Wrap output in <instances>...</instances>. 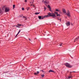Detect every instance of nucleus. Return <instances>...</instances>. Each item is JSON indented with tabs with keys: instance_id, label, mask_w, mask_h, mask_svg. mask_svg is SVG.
I'll return each instance as SVG.
<instances>
[{
	"instance_id": "nucleus-7",
	"label": "nucleus",
	"mask_w": 79,
	"mask_h": 79,
	"mask_svg": "<svg viewBox=\"0 0 79 79\" xmlns=\"http://www.w3.org/2000/svg\"><path fill=\"white\" fill-rule=\"evenodd\" d=\"M62 11L64 13H66V10H65V9H63Z\"/></svg>"
},
{
	"instance_id": "nucleus-24",
	"label": "nucleus",
	"mask_w": 79,
	"mask_h": 79,
	"mask_svg": "<svg viewBox=\"0 0 79 79\" xmlns=\"http://www.w3.org/2000/svg\"><path fill=\"white\" fill-rule=\"evenodd\" d=\"M35 15H38V14H40V12L39 13H35Z\"/></svg>"
},
{
	"instance_id": "nucleus-9",
	"label": "nucleus",
	"mask_w": 79,
	"mask_h": 79,
	"mask_svg": "<svg viewBox=\"0 0 79 79\" xmlns=\"http://www.w3.org/2000/svg\"><path fill=\"white\" fill-rule=\"evenodd\" d=\"M40 72L39 71H37V72H36V73H34V75H37V74H39V73Z\"/></svg>"
},
{
	"instance_id": "nucleus-45",
	"label": "nucleus",
	"mask_w": 79,
	"mask_h": 79,
	"mask_svg": "<svg viewBox=\"0 0 79 79\" xmlns=\"http://www.w3.org/2000/svg\"><path fill=\"white\" fill-rule=\"evenodd\" d=\"M30 3H31V2H30Z\"/></svg>"
},
{
	"instance_id": "nucleus-3",
	"label": "nucleus",
	"mask_w": 79,
	"mask_h": 79,
	"mask_svg": "<svg viewBox=\"0 0 79 79\" xmlns=\"http://www.w3.org/2000/svg\"><path fill=\"white\" fill-rule=\"evenodd\" d=\"M48 15H46L47 16V18H48V17H50V16H53V15H52V14L49 12L48 13Z\"/></svg>"
},
{
	"instance_id": "nucleus-11",
	"label": "nucleus",
	"mask_w": 79,
	"mask_h": 79,
	"mask_svg": "<svg viewBox=\"0 0 79 79\" xmlns=\"http://www.w3.org/2000/svg\"><path fill=\"white\" fill-rule=\"evenodd\" d=\"M21 32V30H19V31L18 32V33H17V34L16 35V36H15V37L17 36V35H18V34H19V32Z\"/></svg>"
},
{
	"instance_id": "nucleus-32",
	"label": "nucleus",
	"mask_w": 79,
	"mask_h": 79,
	"mask_svg": "<svg viewBox=\"0 0 79 79\" xmlns=\"http://www.w3.org/2000/svg\"><path fill=\"white\" fill-rule=\"evenodd\" d=\"M27 0H25V2H27Z\"/></svg>"
},
{
	"instance_id": "nucleus-16",
	"label": "nucleus",
	"mask_w": 79,
	"mask_h": 79,
	"mask_svg": "<svg viewBox=\"0 0 79 79\" xmlns=\"http://www.w3.org/2000/svg\"><path fill=\"white\" fill-rule=\"evenodd\" d=\"M30 9V7H27V11H28V10H29Z\"/></svg>"
},
{
	"instance_id": "nucleus-20",
	"label": "nucleus",
	"mask_w": 79,
	"mask_h": 79,
	"mask_svg": "<svg viewBox=\"0 0 79 79\" xmlns=\"http://www.w3.org/2000/svg\"><path fill=\"white\" fill-rule=\"evenodd\" d=\"M17 25L19 26H21V24H17Z\"/></svg>"
},
{
	"instance_id": "nucleus-2",
	"label": "nucleus",
	"mask_w": 79,
	"mask_h": 79,
	"mask_svg": "<svg viewBox=\"0 0 79 79\" xmlns=\"http://www.w3.org/2000/svg\"><path fill=\"white\" fill-rule=\"evenodd\" d=\"M66 14L67 15V16H68V17H71V14L69 10L68 11L67 13Z\"/></svg>"
},
{
	"instance_id": "nucleus-4",
	"label": "nucleus",
	"mask_w": 79,
	"mask_h": 79,
	"mask_svg": "<svg viewBox=\"0 0 79 79\" xmlns=\"http://www.w3.org/2000/svg\"><path fill=\"white\" fill-rule=\"evenodd\" d=\"M66 24L67 26H70L71 23L69 22H67L66 23Z\"/></svg>"
},
{
	"instance_id": "nucleus-28",
	"label": "nucleus",
	"mask_w": 79,
	"mask_h": 79,
	"mask_svg": "<svg viewBox=\"0 0 79 79\" xmlns=\"http://www.w3.org/2000/svg\"><path fill=\"white\" fill-rule=\"evenodd\" d=\"M59 46H62V44H60Z\"/></svg>"
},
{
	"instance_id": "nucleus-10",
	"label": "nucleus",
	"mask_w": 79,
	"mask_h": 79,
	"mask_svg": "<svg viewBox=\"0 0 79 79\" xmlns=\"http://www.w3.org/2000/svg\"><path fill=\"white\" fill-rule=\"evenodd\" d=\"M79 39V36L75 40L74 42H75V41H77Z\"/></svg>"
},
{
	"instance_id": "nucleus-6",
	"label": "nucleus",
	"mask_w": 79,
	"mask_h": 79,
	"mask_svg": "<svg viewBox=\"0 0 79 79\" xmlns=\"http://www.w3.org/2000/svg\"><path fill=\"white\" fill-rule=\"evenodd\" d=\"M5 11L6 12H8L10 11V9L6 8L5 9Z\"/></svg>"
},
{
	"instance_id": "nucleus-27",
	"label": "nucleus",
	"mask_w": 79,
	"mask_h": 79,
	"mask_svg": "<svg viewBox=\"0 0 79 79\" xmlns=\"http://www.w3.org/2000/svg\"><path fill=\"white\" fill-rule=\"evenodd\" d=\"M44 8V11H45V10H47V8H46V7H45Z\"/></svg>"
},
{
	"instance_id": "nucleus-34",
	"label": "nucleus",
	"mask_w": 79,
	"mask_h": 79,
	"mask_svg": "<svg viewBox=\"0 0 79 79\" xmlns=\"http://www.w3.org/2000/svg\"><path fill=\"white\" fill-rule=\"evenodd\" d=\"M32 5L33 6V4H31V6H32Z\"/></svg>"
},
{
	"instance_id": "nucleus-8",
	"label": "nucleus",
	"mask_w": 79,
	"mask_h": 79,
	"mask_svg": "<svg viewBox=\"0 0 79 79\" xmlns=\"http://www.w3.org/2000/svg\"><path fill=\"white\" fill-rule=\"evenodd\" d=\"M45 18H47V15H45L44 16H42L41 17V19H44Z\"/></svg>"
},
{
	"instance_id": "nucleus-15",
	"label": "nucleus",
	"mask_w": 79,
	"mask_h": 79,
	"mask_svg": "<svg viewBox=\"0 0 79 79\" xmlns=\"http://www.w3.org/2000/svg\"><path fill=\"white\" fill-rule=\"evenodd\" d=\"M52 16H52V17L53 18H56V15H53Z\"/></svg>"
},
{
	"instance_id": "nucleus-35",
	"label": "nucleus",
	"mask_w": 79,
	"mask_h": 79,
	"mask_svg": "<svg viewBox=\"0 0 79 79\" xmlns=\"http://www.w3.org/2000/svg\"><path fill=\"white\" fill-rule=\"evenodd\" d=\"M16 27H19L18 26H16Z\"/></svg>"
},
{
	"instance_id": "nucleus-44",
	"label": "nucleus",
	"mask_w": 79,
	"mask_h": 79,
	"mask_svg": "<svg viewBox=\"0 0 79 79\" xmlns=\"http://www.w3.org/2000/svg\"><path fill=\"white\" fill-rule=\"evenodd\" d=\"M72 73V72H70V74H71V73Z\"/></svg>"
},
{
	"instance_id": "nucleus-36",
	"label": "nucleus",
	"mask_w": 79,
	"mask_h": 79,
	"mask_svg": "<svg viewBox=\"0 0 79 79\" xmlns=\"http://www.w3.org/2000/svg\"><path fill=\"white\" fill-rule=\"evenodd\" d=\"M59 13H61V11H59Z\"/></svg>"
},
{
	"instance_id": "nucleus-19",
	"label": "nucleus",
	"mask_w": 79,
	"mask_h": 79,
	"mask_svg": "<svg viewBox=\"0 0 79 79\" xmlns=\"http://www.w3.org/2000/svg\"><path fill=\"white\" fill-rule=\"evenodd\" d=\"M48 8H51V7H50V5H48Z\"/></svg>"
},
{
	"instance_id": "nucleus-12",
	"label": "nucleus",
	"mask_w": 79,
	"mask_h": 79,
	"mask_svg": "<svg viewBox=\"0 0 79 79\" xmlns=\"http://www.w3.org/2000/svg\"><path fill=\"white\" fill-rule=\"evenodd\" d=\"M49 73H51V72H52V73H54V71L53 70H52L51 69L49 71Z\"/></svg>"
},
{
	"instance_id": "nucleus-40",
	"label": "nucleus",
	"mask_w": 79,
	"mask_h": 79,
	"mask_svg": "<svg viewBox=\"0 0 79 79\" xmlns=\"http://www.w3.org/2000/svg\"><path fill=\"white\" fill-rule=\"evenodd\" d=\"M56 15H58V12H57V13H56Z\"/></svg>"
},
{
	"instance_id": "nucleus-21",
	"label": "nucleus",
	"mask_w": 79,
	"mask_h": 79,
	"mask_svg": "<svg viewBox=\"0 0 79 79\" xmlns=\"http://www.w3.org/2000/svg\"><path fill=\"white\" fill-rule=\"evenodd\" d=\"M49 11H51V12H52V9H51V8H49Z\"/></svg>"
},
{
	"instance_id": "nucleus-17",
	"label": "nucleus",
	"mask_w": 79,
	"mask_h": 79,
	"mask_svg": "<svg viewBox=\"0 0 79 79\" xmlns=\"http://www.w3.org/2000/svg\"><path fill=\"white\" fill-rule=\"evenodd\" d=\"M2 13V9L0 8V14Z\"/></svg>"
},
{
	"instance_id": "nucleus-41",
	"label": "nucleus",
	"mask_w": 79,
	"mask_h": 79,
	"mask_svg": "<svg viewBox=\"0 0 79 79\" xmlns=\"http://www.w3.org/2000/svg\"><path fill=\"white\" fill-rule=\"evenodd\" d=\"M25 20H26V19H27V18H26H26H25Z\"/></svg>"
},
{
	"instance_id": "nucleus-31",
	"label": "nucleus",
	"mask_w": 79,
	"mask_h": 79,
	"mask_svg": "<svg viewBox=\"0 0 79 79\" xmlns=\"http://www.w3.org/2000/svg\"><path fill=\"white\" fill-rule=\"evenodd\" d=\"M41 71H42L43 73H44V71L43 70H42Z\"/></svg>"
},
{
	"instance_id": "nucleus-30",
	"label": "nucleus",
	"mask_w": 79,
	"mask_h": 79,
	"mask_svg": "<svg viewBox=\"0 0 79 79\" xmlns=\"http://www.w3.org/2000/svg\"><path fill=\"white\" fill-rule=\"evenodd\" d=\"M52 15H56V14H54V13H52Z\"/></svg>"
},
{
	"instance_id": "nucleus-43",
	"label": "nucleus",
	"mask_w": 79,
	"mask_h": 79,
	"mask_svg": "<svg viewBox=\"0 0 79 79\" xmlns=\"http://www.w3.org/2000/svg\"><path fill=\"white\" fill-rule=\"evenodd\" d=\"M29 40L30 41H31V39H29Z\"/></svg>"
},
{
	"instance_id": "nucleus-13",
	"label": "nucleus",
	"mask_w": 79,
	"mask_h": 79,
	"mask_svg": "<svg viewBox=\"0 0 79 79\" xmlns=\"http://www.w3.org/2000/svg\"><path fill=\"white\" fill-rule=\"evenodd\" d=\"M42 16H39L38 18H39V19H42Z\"/></svg>"
},
{
	"instance_id": "nucleus-18",
	"label": "nucleus",
	"mask_w": 79,
	"mask_h": 79,
	"mask_svg": "<svg viewBox=\"0 0 79 79\" xmlns=\"http://www.w3.org/2000/svg\"><path fill=\"white\" fill-rule=\"evenodd\" d=\"M41 76H42V77L43 78L44 77V76H45V75L43 74V75H42Z\"/></svg>"
},
{
	"instance_id": "nucleus-25",
	"label": "nucleus",
	"mask_w": 79,
	"mask_h": 79,
	"mask_svg": "<svg viewBox=\"0 0 79 79\" xmlns=\"http://www.w3.org/2000/svg\"><path fill=\"white\" fill-rule=\"evenodd\" d=\"M13 9H14V8H15V5H13Z\"/></svg>"
},
{
	"instance_id": "nucleus-5",
	"label": "nucleus",
	"mask_w": 79,
	"mask_h": 79,
	"mask_svg": "<svg viewBox=\"0 0 79 79\" xmlns=\"http://www.w3.org/2000/svg\"><path fill=\"white\" fill-rule=\"evenodd\" d=\"M44 3L45 4V3H46V4H48V3H49V1L45 0V1H44Z\"/></svg>"
},
{
	"instance_id": "nucleus-1",
	"label": "nucleus",
	"mask_w": 79,
	"mask_h": 79,
	"mask_svg": "<svg viewBox=\"0 0 79 79\" xmlns=\"http://www.w3.org/2000/svg\"><path fill=\"white\" fill-rule=\"evenodd\" d=\"M65 65L67 67V68H71L73 67V66L70 65V64H69L67 63H65Z\"/></svg>"
},
{
	"instance_id": "nucleus-38",
	"label": "nucleus",
	"mask_w": 79,
	"mask_h": 79,
	"mask_svg": "<svg viewBox=\"0 0 79 79\" xmlns=\"http://www.w3.org/2000/svg\"><path fill=\"white\" fill-rule=\"evenodd\" d=\"M72 73H76V72H75V71H73V72H72Z\"/></svg>"
},
{
	"instance_id": "nucleus-33",
	"label": "nucleus",
	"mask_w": 79,
	"mask_h": 79,
	"mask_svg": "<svg viewBox=\"0 0 79 79\" xmlns=\"http://www.w3.org/2000/svg\"><path fill=\"white\" fill-rule=\"evenodd\" d=\"M23 18H26V17L24 16H23Z\"/></svg>"
},
{
	"instance_id": "nucleus-26",
	"label": "nucleus",
	"mask_w": 79,
	"mask_h": 79,
	"mask_svg": "<svg viewBox=\"0 0 79 79\" xmlns=\"http://www.w3.org/2000/svg\"><path fill=\"white\" fill-rule=\"evenodd\" d=\"M71 77H71V76H69V77L68 78H69V79H70V78H71Z\"/></svg>"
},
{
	"instance_id": "nucleus-39",
	"label": "nucleus",
	"mask_w": 79,
	"mask_h": 79,
	"mask_svg": "<svg viewBox=\"0 0 79 79\" xmlns=\"http://www.w3.org/2000/svg\"><path fill=\"white\" fill-rule=\"evenodd\" d=\"M33 7H35V6H34V5H33Z\"/></svg>"
},
{
	"instance_id": "nucleus-23",
	"label": "nucleus",
	"mask_w": 79,
	"mask_h": 79,
	"mask_svg": "<svg viewBox=\"0 0 79 79\" xmlns=\"http://www.w3.org/2000/svg\"><path fill=\"white\" fill-rule=\"evenodd\" d=\"M56 11H60V10H59L58 9H56Z\"/></svg>"
},
{
	"instance_id": "nucleus-14",
	"label": "nucleus",
	"mask_w": 79,
	"mask_h": 79,
	"mask_svg": "<svg viewBox=\"0 0 79 79\" xmlns=\"http://www.w3.org/2000/svg\"><path fill=\"white\" fill-rule=\"evenodd\" d=\"M57 18L58 20H60V22H61V18L60 19V17H59V18L57 17Z\"/></svg>"
},
{
	"instance_id": "nucleus-37",
	"label": "nucleus",
	"mask_w": 79,
	"mask_h": 79,
	"mask_svg": "<svg viewBox=\"0 0 79 79\" xmlns=\"http://www.w3.org/2000/svg\"><path fill=\"white\" fill-rule=\"evenodd\" d=\"M33 2H32V3H34V0H33Z\"/></svg>"
},
{
	"instance_id": "nucleus-29",
	"label": "nucleus",
	"mask_w": 79,
	"mask_h": 79,
	"mask_svg": "<svg viewBox=\"0 0 79 79\" xmlns=\"http://www.w3.org/2000/svg\"><path fill=\"white\" fill-rule=\"evenodd\" d=\"M22 10H24V8H22Z\"/></svg>"
},
{
	"instance_id": "nucleus-22",
	"label": "nucleus",
	"mask_w": 79,
	"mask_h": 79,
	"mask_svg": "<svg viewBox=\"0 0 79 79\" xmlns=\"http://www.w3.org/2000/svg\"><path fill=\"white\" fill-rule=\"evenodd\" d=\"M57 16H60V15L58 14L56 15Z\"/></svg>"
},
{
	"instance_id": "nucleus-42",
	"label": "nucleus",
	"mask_w": 79,
	"mask_h": 79,
	"mask_svg": "<svg viewBox=\"0 0 79 79\" xmlns=\"http://www.w3.org/2000/svg\"><path fill=\"white\" fill-rule=\"evenodd\" d=\"M56 12H54V13H56Z\"/></svg>"
}]
</instances>
